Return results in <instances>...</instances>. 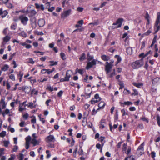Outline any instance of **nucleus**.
Here are the masks:
<instances>
[{"label":"nucleus","instance_id":"ea45409f","mask_svg":"<svg viewBox=\"0 0 160 160\" xmlns=\"http://www.w3.org/2000/svg\"><path fill=\"white\" fill-rule=\"evenodd\" d=\"M151 31L150 30H148L146 32L143 33L142 35L143 36H147L148 35L151 33Z\"/></svg>","mask_w":160,"mask_h":160},{"label":"nucleus","instance_id":"1a4fd4ad","mask_svg":"<svg viewBox=\"0 0 160 160\" xmlns=\"http://www.w3.org/2000/svg\"><path fill=\"white\" fill-rule=\"evenodd\" d=\"M60 38L57 41V45L58 46H60L61 45V42L62 41L64 38V34L63 33H61L60 34Z\"/></svg>","mask_w":160,"mask_h":160},{"label":"nucleus","instance_id":"ddd939ff","mask_svg":"<svg viewBox=\"0 0 160 160\" xmlns=\"http://www.w3.org/2000/svg\"><path fill=\"white\" fill-rule=\"evenodd\" d=\"M23 75V73L22 71H20L18 72V74L17 76L18 77L19 79V81L20 82H21L22 81V78Z\"/></svg>","mask_w":160,"mask_h":160},{"label":"nucleus","instance_id":"3c124183","mask_svg":"<svg viewBox=\"0 0 160 160\" xmlns=\"http://www.w3.org/2000/svg\"><path fill=\"white\" fill-rule=\"evenodd\" d=\"M1 137H3L5 136L6 135V132L5 131H2L0 133Z\"/></svg>","mask_w":160,"mask_h":160},{"label":"nucleus","instance_id":"de8ad7c7","mask_svg":"<svg viewBox=\"0 0 160 160\" xmlns=\"http://www.w3.org/2000/svg\"><path fill=\"white\" fill-rule=\"evenodd\" d=\"M31 140V137L29 136H28L26 138V143H29Z\"/></svg>","mask_w":160,"mask_h":160},{"label":"nucleus","instance_id":"a19ab883","mask_svg":"<svg viewBox=\"0 0 160 160\" xmlns=\"http://www.w3.org/2000/svg\"><path fill=\"white\" fill-rule=\"evenodd\" d=\"M133 90L134 92L132 94V96H136L138 95V92L137 90L135 89H133Z\"/></svg>","mask_w":160,"mask_h":160},{"label":"nucleus","instance_id":"0eeeda50","mask_svg":"<svg viewBox=\"0 0 160 160\" xmlns=\"http://www.w3.org/2000/svg\"><path fill=\"white\" fill-rule=\"evenodd\" d=\"M96 64V61L95 60H93L91 62H89L87 63V66L86 67L87 69H88L92 67L93 66Z\"/></svg>","mask_w":160,"mask_h":160},{"label":"nucleus","instance_id":"09e8293b","mask_svg":"<svg viewBox=\"0 0 160 160\" xmlns=\"http://www.w3.org/2000/svg\"><path fill=\"white\" fill-rule=\"evenodd\" d=\"M46 153L47 154V157H46V158H49L51 156V155L50 153H49V152H50V151L48 150H47L46 151Z\"/></svg>","mask_w":160,"mask_h":160},{"label":"nucleus","instance_id":"79ce46f5","mask_svg":"<svg viewBox=\"0 0 160 160\" xmlns=\"http://www.w3.org/2000/svg\"><path fill=\"white\" fill-rule=\"evenodd\" d=\"M28 116L29 114L27 113H26L22 116V117L24 119L27 120L28 118Z\"/></svg>","mask_w":160,"mask_h":160},{"label":"nucleus","instance_id":"9d476101","mask_svg":"<svg viewBox=\"0 0 160 160\" xmlns=\"http://www.w3.org/2000/svg\"><path fill=\"white\" fill-rule=\"evenodd\" d=\"M45 23V21L43 19H40L38 20V24L40 27H43Z\"/></svg>","mask_w":160,"mask_h":160},{"label":"nucleus","instance_id":"bb28decb","mask_svg":"<svg viewBox=\"0 0 160 160\" xmlns=\"http://www.w3.org/2000/svg\"><path fill=\"white\" fill-rule=\"evenodd\" d=\"M9 67L8 65L5 64L2 68L1 70L2 71H5L8 70Z\"/></svg>","mask_w":160,"mask_h":160},{"label":"nucleus","instance_id":"69168bd1","mask_svg":"<svg viewBox=\"0 0 160 160\" xmlns=\"http://www.w3.org/2000/svg\"><path fill=\"white\" fill-rule=\"evenodd\" d=\"M51 99H48L46 100L45 102V104L47 106H48L49 105V103L51 101Z\"/></svg>","mask_w":160,"mask_h":160},{"label":"nucleus","instance_id":"49530a36","mask_svg":"<svg viewBox=\"0 0 160 160\" xmlns=\"http://www.w3.org/2000/svg\"><path fill=\"white\" fill-rule=\"evenodd\" d=\"M160 81V78H159L157 77L154 78L152 81V82H157Z\"/></svg>","mask_w":160,"mask_h":160},{"label":"nucleus","instance_id":"4be33fe9","mask_svg":"<svg viewBox=\"0 0 160 160\" xmlns=\"http://www.w3.org/2000/svg\"><path fill=\"white\" fill-rule=\"evenodd\" d=\"M17 27V25L16 23H12L10 26V29L12 30H15Z\"/></svg>","mask_w":160,"mask_h":160},{"label":"nucleus","instance_id":"a18cd8bd","mask_svg":"<svg viewBox=\"0 0 160 160\" xmlns=\"http://www.w3.org/2000/svg\"><path fill=\"white\" fill-rule=\"evenodd\" d=\"M26 88L25 86H23L22 87H19L18 89L19 90H21L22 92L24 91Z\"/></svg>","mask_w":160,"mask_h":160},{"label":"nucleus","instance_id":"338daca9","mask_svg":"<svg viewBox=\"0 0 160 160\" xmlns=\"http://www.w3.org/2000/svg\"><path fill=\"white\" fill-rule=\"evenodd\" d=\"M25 122L22 121L20 123L19 125L21 127H24Z\"/></svg>","mask_w":160,"mask_h":160},{"label":"nucleus","instance_id":"8fccbe9b","mask_svg":"<svg viewBox=\"0 0 160 160\" xmlns=\"http://www.w3.org/2000/svg\"><path fill=\"white\" fill-rule=\"evenodd\" d=\"M123 93L125 94H128L130 93V92L129 90L125 89L123 91Z\"/></svg>","mask_w":160,"mask_h":160},{"label":"nucleus","instance_id":"a211bd4d","mask_svg":"<svg viewBox=\"0 0 160 160\" xmlns=\"http://www.w3.org/2000/svg\"><path fill=\"white\" fill-rule=\"evenodd\" d=\"M38 90H36V89L33 88L31 90V95L32 96L33 95H37L38 94Z\"/></svg>","mask_w":160,"mask_h":160},{"label":"nucleus","instance_id":"f704fd0d","mask_svg":"<svg viewBox=\"0 0 160 160\" xmlns=\"http://www.w3.org/2000/svg\"><path fill=\"white\" fill-rule=\"evenodd\" d=\"M5 150V148H0V157H1L2 155L4 154V151Z\"/></svg>","mask_w":160,"mask_h":160},{"label":"nucleus","instance_id":"c03bdc74","mask_svg":"<svg viewBox=\"0 0 160 160\" xmlns=\"http://www.w3.org/2000/svg\"><path fill=\"white\" fill-rule=\"evenodd\" d=\"M46 89L50 91L51 92H52L54 90V88L53 87H51V86H48Z\"/></svg>","mask_w":160,"mask_h":160},{"label":"nucleus","instance_id":"423d86ee","mask_svg":"<svg viewBox=\"0 0 160 160\" xmlns=\"http://www.w3.org/2000/svg\"><path fill=\"white\" fill-rule=\"evenodd\" d=\"M123 21V19L122 18H120L118 19L116 22L114 23L113 24V25H118L117 28H120L122 25V23Z\"/></svg>","mask_w":160,"mask_h":160},{"label":"nucleus","instance_id":"5701e85b","mask_svg":"<svg viewBox=\"0 0 160 160\" xmlns=\"http://www.w3.org/2000/svg\"><path fill=\"white\" fill-rule=\"evenodd\" d=\"M105 123V120H102L100 122V128H104Z\"/></svg>","mask_w":160,"mask_h":160},{"label":"nucleus","instance_id":"aec40b11","mask_svg":"<svg viewBox=\"0 0 160 160\" xmlns=\"http://www.w3.org/2000/svg\"><path fill=\"white\" fill-rule=\"evenodd\" d=\"M133 85L138 88H140L143 85V84L142 82L140 83H137L136 82H133L132 83Z\"/></svg>","mask_w":160,"mask_h":160},{"label":"nucleus","instance_id":"7c9ffc66","mask_svg":"<svg viewBox=\"0 0 160 160\" xmlns=\"http://www.w3.org/2000/svg\"><path fill=\"white\" fill-rule=\"evenodd\" d=\"M115 57L117 58L118 63L120 62L121 61V58L119 55H115Z\"/></svg>","mask_w":160,"mask_h":160},{"label":"nucleus","instance_id":"774afa93","mask_svg":"<svg viewBox=\"0 0 160 160\" xmlns=\"http://www.w3.org/2000/svg\"><path fill=\"white\" fill-rule=\"evenodd\" d=\"M55 7H52L50 8H49L48 9V11L49 12H52L55 9Z\"/></svg>","mask_w":160,"mask_h":160},{"label":"nucleus","instance_id":"680f3d73","mask_svg":"<svg viewBox=\"0 0 160 160\" xmlns=\"http://www.w3.org/2000/svg\"><path fill=\"white\" fill-rule=\"evenodd\" d=\"M127 149V143H124L123 146L122 150L123 151H125Z\"/></svg>","mask_w":160,"mask_h":160},{"label":"nucleus","instance_id":"f03ea898","mask_svg":"<svg viewBox=\"0 0 160 160\" xmlns=\"http://www.w3.org/2000/svg\"><path fill=\"white\" fill-rule=\"evenodd\" d=\"M19 20L23 25L26 26L28 24V19L25 15L22 14L19 15Z\"/></svg>","mask_w":160,"mask_h":160},{"label":"nucleus","instance_id":"f3484780","mask_svg":"<svg viewBox=\"0 0 160 160\" xmlns=\"http://www.w3.org/2000/svg\"><path fill=\"white\" fill-rule=\"evenodd\" d=\"M92 91L90 89L86 88L85 89V94L86 96H88V98L89 97Z\"/></svg>","mask_w":160,"mask_h":160},{"label":"nucleus","instance_id":"7ed1b4c3","mask_svg":"<svg viewBox=\"0 0 160 160\" xmlns=\"http://www.w3.org/2000/svg\"><path fill=\"white\" fill-rule=\"evenodd\" d=\"M143 65L142 59L136 61L132 64V66L134 69H136L141 67Z\"/></svg>","mask_w":160,"mask_h":160},{"label":"nucleus","instance_id":"052dcab7","mask_svg":"<svg viewBox=\"0 0 160 160\" xmlns=\"http://www.w3.org/2000/svg\"><path fill=\"white\" fill-rule=\"evenodd\" d=\"M8 28H5L3 31V34L5 35H7L8 33Z\"/></svg>","mask_w":160,"mask_h":160},{"label":"nucleus","instance_id":"39448f33","mask_svg":"<svg viewBox=\"0 0 160 160\" xmlns=\"http://www.w3.org/2000/svg\"><path fill=\"white\" fill-rule=\"evenodd\" d=\"M144 145V142H143L139 146L137 149V153L140 155H141L143 153Z\"/></svg>","mask_w":160,"mask_h":160},{"label":"nucleus","instance_id":"37998d69","mask_svg":"<svg viewBox=\"0 0 160 160\" xmlns=\"http://www.w3.org/2000/svg\"><path fill=\"white\" fill-rule=\"evenodd\" d=\"M4 146L6 147H8L9 144V142L8 141H3Z\"/></svg>","mask_w":160,"mask_h":160},{"label":"nucleus","instance_id":"dca6fc26","mask_svg":"<svg viewBox=\"0 0 160 160\" xmlns=\"http://www.w3.org/2000/svg\"><path fill=\"white\" fill-rule=\"evenodd\" d=\"M37 106L36 104H33V103L32 102H29L28 104V107L30 108L31 109H32L33 108H36Z\"/></svg>","mask_w":160,"mask_h":160},{"label":"nucleus","instance_id":"9b49d317","mask_svg":"<svg viewBox=\"0 0 160 160\" xmlns=\"http://www.w3.org/2000/svg\"><path fill=\"white\" fill-rule=\"evenodd\" d=\"M46 141L52 142L55 140V138L53 135H50L47 136L45 139Z\"/></svg>","mask_w":160,"mask_h":160},{"label":"nucleus","instance_id":"2eb2a0df","mask_svg":"<svg viewBox=\"0 0 160 160\" xmlns=\"http://www.w3.org/2000/svg\"><path fill=\"white\" fill-rule=\"evenodd\" d=\"M102 59L104 61H108L110 59V57L105 55H102L101 57Z\"/></svg>","mask_w":160,"mask_h":160},{"label":"nucleus","instance_id":"cd10ccee","mask_svg":"<svg viewBox=\"0 0 160 160\" xmlns=\"http://www.w3.org/2000/svg\"><path fill=\"white\" fill-rule=\"evenodd\" d=\"M42 115L41 114H39L38 115V117L39 118L40 120L42 122L43 124L45 123V120L44 118H42L41 117Z\"/></svg>","mask_w":160,"mask_h":160},{"label":"nucleus","instance_id":"e2e57ef3","mask_svg":"<svg viewBox=\"0 0 160 160\" xmlns=\"http://www.w3.org/2000/svg\"><path fill=\"white\" fill-rule=\"evenodd\" d=\"M145 18L148 21V24L149 23V14L147 13L146 15L145 16Z\"/></svg>","mask_w":160,"mask_h":160},{"label":"nucleus","instance_id":"6e6d98bb","mask_svg":"<svg viewBox=\"0 0 160 160\" xmlns=\"http://www.w3.org/2000/svg\"><path fill=\"white\" fill-rule=\"evenodd\" d=\"M88 75H86L85 77L83 79V81L84 82H87L88 83H89V82L88 80Z\"/></svg>","mask_w":160,"mask_h":160},{"label":"nucleus","instance_id":"c85d7f7f","mask_svg":"<svg viewBox=\"0 0 160 160\" xmlns=\"http://www.w3.org/2000/svg\"><path fill=\"white\" fill-rule=\"evenodd\" d=\"M31 118H33L31 120V122L32 123L35 124L36 123V117L34 116H31L30 117Z\"/></svg>","mask_w":160,"mask_h":160},{"label":"nucleus","instance_id":"2f4dec72","mask_svg":"<svg viewBox=\"0 0 160 160\" xmlns=\"http://www.w3.org/2000/svg\"><path fill=\"white\" fill-rule=\"evenodd\" d=\"M49 62L50 63V66H52L54 65H57L58 64V62L56 61H49Z\"/></svg>","mask_w":160,"mask_h":160},{"label":"nucleus","instance_id":"603ef678","mask_svg":"<svg viewBox=\"0 0 160 160\" xmlns=\"http://www.w3.org/2000/svg\"><path fill=\"white\" fill-rule=\"evenodd\" d=\"M18 149V147L17 146L15 145L14 146L13 148L12 149V151L13 152H16L17 150Z\"/></svg>","mask_w":160,"mask_h":160},{"label":"nucleus","instance_id":"4d7b16f0","mask_svg":"<svg viewBox=\"0 0 160 160\" xmlns=\"http://www.w3.org/2000/svg\"><path fill=\"white\" fill-rule=\"evenodd\" d=\"M63 93V92L61 90L58 93V97H60L62 96V94Z\"/></svg>","mask_w":160,"mask_h":160},{"label":"nucleus","instance_id":"e433bc0d","mask_svg":"<svg viewBox=\"0 0 160 160\" xmlns=\"http://www.w3.org/2000/svg\"><path fill=\"white\" fill-rule=\"evenodd\" d=\"M16 158V156L14 154H11L10 157L9 158L8 160H14Z\"/></svg>","mask_w":160,"mask_h":160},{"label":"nucleus","instance_id":"72a5a7b5","mask_svg":"<svg viewBox=\"0 0 160 160\" xmlns=\"http://www.w3.org/2000/svg\"><path fill=\"white\" fill-rule=\"evenodd\" d=\"M85 54L84 53H83L79 59L80 61H83L85 59Z\"/></svg>","mask_w":160,"mask_h":160},{"label":"nucleus","instance_id":"6e6552de","mask_svg":"<svg viewBox=\"0 0 160 160\" xmlns=\"http://www.w3.org/2000/svg\"><path fill=\"white\" fill-rule=\"evenodd\" d=\"M70 13V9L65 11L61 15V17L62 18L65 19L66 18Z\"/></svg>","mask_w":160,"mask_h":160},{"label":"nucleus","instance_id":"c756f323","mask_svg":"<svg viewBox=\"0 0 160 160\" xmlns=\"http://www.w3.org/2000/svg\"><path fill=\"white\" fill-rule=\"evenodd\" d=\"M61 138L62 140H65L66 139V141L67 142H70V138H66L65 136H61Z\"/></svg>","mask_w":160,"mask_h":160},{"label":"nucleus","instance_id":"f8f14e48","mask_svg":"<svg viewBox=\"0 0 160 160\" xmlns=\"http://www.w3.org/2000/svg\"><path fill=\"white\" fill-rule=\"evenodd\" d=\"M8 12L6 10L2 11V8H1L0 9V15H1L2 18L5 17L8 14Z\"/></svg>","mask_w":160,"mask_h":160},{"label":"nucleus","instance_id":"4468645a","mask_svg":"<svg viewBox=\"0 0 160 160\" xmlns=\"http://www.w3.org/2000/svg\"><path fill=\"white\" fill-rule=\"evenodd\" d=\"M4 100L5 98H2L0 102V104H2V108L3 109H5L6 107V104Z\"/></svg>","mask_w":160,"mask_h":160},{"label":"nucleus","instance_id":"20e7f679","mask_svg":"<svg viewBox=\"0 0 160 160\" xmlns=\"http://www.w3.org/2000/svg\"><path fill=\"white\" fill-rule=\"evenodd\" d=\"M101 100V98L99 97V95L98 94H96L94 97L91 101V104H95V103L100 101Z\"/></svg>","mask_w":160,"mask_h":160},{"label":"nucleus","instance_id":"6ab92c4d","mask_svg":"<svg viewBox=\"0 0 160 160\" xmlns=\"http://www.w3.org/2000/svg\"><path fill=\"white\" fill-rule=\"evenodd\" d=\"M105 105V103L103 101L101 102L98 104L99 108L98 109L103 108Z\"/></svg>","mask_w":160,"mask_h":160},{"label":"nucleus","instance_id":"b1692460","mask_svg":"<svg viewBox=\"0 0 160 160\" xmlns=\"http://www.w3.org/2000/svg\"><path fill=\"white\" fill-rule=\"evenodd\" d=\"M127 53L128 54L131 55L132 52V48L129 47L127 49Z\"/></svg>","mask_w":160,"mask_h":160},{"label":"nucleus","instance_id":"393cba45","mask_svg":"<svg viewBox=\"0 0 160 160\" xmlns=\"http://www.w3.org/2000/svg\"><path fill=\"white\" fill-rule=\"evenodd\" d=\"M10 38L9 36H6L3 39V42L7 43L10 40Z\"/></svg>","mask_w":160,"mask_h":160},{"label":"nucleus","instance_id":"4c0bfd02","mask_svg":"<svg viewBox=\"0 0 160 160\" xmlns=\"http://www.w3.org/2000/svg\"><path fill=\"white\" fill-rule=\"evenodd\" d=\"M10 79L14 81L15 80V75L14 74H12L9 76Z\"/></svg>","mask_w":160,"mask_h":160},{"label":"nucleus","instance_id":"5fc2aeb1","mask_svg":"<svg viewBox=\"0 0 160 160\" xmlns=\"http://www.w3.org/2000/svg\"><path fill=\"white\" fill-rule=\"evenodd\" d=\"M22 106H21V105H19V109L18 111L20 112H22L23 110H24L25 109V108H23L22 107Z\"/></svg>","mask_w":160,"mask_h":160},{"label":"nucleus","instance_id":"13d9d810","mask_svg":"<svg viewBox=\"0 0 160 160\" xmlns=\"http://www.w3.org/2000/svg\"><path fill=\"white\" fill-rule=\"evenodd\" d=\"M123 104L125 105H132V103L129 101H127L125 102Z\"/></svg>","mask_w":160,"mask_h":160},{"label":"nucleus","instance_id":"58836bf2","mask_svg":"<svg viewBox=\"0 0 160 160\" xmlns=\"http://www.w3.org/2000/svg\"><path fill=\"white\" fill-rule=\"evenodd\" d=\"M93 58V56L90 55L89 53L88 54V60L90 61L92 60Z\"/></svg>","mask_w":160,"mask_h":160},{"label":"nucleus","instance_id":"412c9836","mask_svg":"<svg viewBox=\"0 0 160 160\" xmlns=\"http://www.w3.org/2000/svg\"><path fill=\"white\" fill-rule=\"evenodd\" d=\"M32 143L33 144V146H35L39 144V142L35 138H33L32 139Z\"/></svg>","mask_w":160,"mask_h":160},{"label":"nucleus","instance_id":"a878e982","mask_svg":"<svg viewBox=\"0 0 160 160\" xmlns=\"http://www.w3.org/2000/svg\"><path fill=\"white\" fill-rule=\"evenodd\" d=\"M87 119L85 117H83L82 120V123L83 126H85L87 125Z\"/></svg>","mask_w":160,"mask_h":160},{"label":"nucleus","instance_id":"f257e3e1","mask_svg":"<svg viewBox=\"0 0 160 160\" xmlns=\"http://www.w3.org/2000/svg\"><path fill=\"white\" fill-rule=\"evenodd\" d=\"M106 63L107 64L105 67V71L106 72V74L108 75L109 78H112L115 75V69H114L113 70V72L110 73H109V72L111 71V69L113 65L112 64L108 63V62H107Z\"/></svg>","mask_w":160,"mask_h":160},{"label":"nucleus","instance_id":"0e129e2a","mask_svg":"<svg viewBox=\"0 0 160 160\" xmlns=\"http://www.w3.org/2000/svg\"><path fill=\"white\" fill-rule=\"evenodd\" d=\"M29 62L30 63H31L32 64H33L35 62L33 60V59L32 58H29Z\"/></svg>","mask_w":160,"mask_h":160},{"label":"nucleus","instance_id":"864d4df0","mask_svg":"<svg viewBox=\"0 0 160 160\" xmlns=\"http://www.w3.org/2000/svg\"><path fill=\"white\" fill-rule=\"evenodd\" d=\"M19 20V16L18 17L17 16L13 18V21L15 22H17Z\"/></svg>","mask_w":160,"mask_h":160},{"label":"nucleus","instance_id":"c9c22d12","mask_svg":"<svg viewBox=\"0 0 160 160\" xmlns=\"http://www.w3.org/2000/svg\"><path fill=\"white\" fill-rule=\"evenodd\" d=\"M17 156L18 157V155H17ZM18 158L19 160H23V154L21 153H20L19 154Z\"/></svg>","mask_w":160,"mask_h":160},{"label":"nucleus","instance_id":"473e14b6","mask_svg":"<svg viewBox=\"0 0 160 160\" xmlns=\"http://www.w3.org/2000/svg\"><path fill=\"white\" fill-rule=\"evenodd\" d=\"M60 56L61 58L63 60H65L66 59V58L65 57V54L64 53L62 52H61L60 53Z\"/></svg>","mask_w":160,"mask_h":160},{"label":"nucleus","instance_id":"bf43d9fd","mask_svg":"<svg viewBox=\"0 0 160 160\" xmlns=\"http://www.w3.org/2000/svg\"><path fill=\"white\" fill-rule=\"evenodd\" d=\"M48 146L50 148H54V144L53 143H49L48 145Z\"/></svg>","mask_w":160,"mask_h":160}]
</instances>
